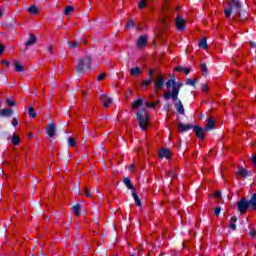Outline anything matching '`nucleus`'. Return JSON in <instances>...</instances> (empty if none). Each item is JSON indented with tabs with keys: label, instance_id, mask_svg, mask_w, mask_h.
<instances>
[{
	"label": "nucleus",
	"instance_id": "1",
	"mask_svg": "<svg viewBox=\"0 0 256 256\" xmlns=\"http://www.w3.org/2000/svg\"><path fill=\"white\" fill-rule=\"evenodd\" d=\"M224 13L226 17L229 19L231 15L233 17H240L241 16V3L239 0H225L224 1Z\"/></svg>",
	"mask_w": 256,
	"mask_h": 256
},
{
	"label": "nucleus",
	"instance_id": "2",
	"mask_svg": "<svg viewBox=\"0 0 256 256\" xmlns=\"http://www.w3.org/2000/svg\"><path fill=\"white\" fill-rule=\"evenodd\" d=\"M249 207L252 211H256V192L251 196L250 200H247V198H241L238 201V211L241 215H245Z\"/></svg>",
	"mask_w": 256,
	"mask_h": 256
},
{
	"label": "nucleus",
	"instance_id": "3",
	"mask_svg": "<svg viewBox=\"0 0 256 256\" xmlns=\"http://www.w3.org/2000/svg\"><path fill=\"white\" fill-rule=\"evenodd\" d=\"M179 89L180 86L172 87V101H174V107L180 115H185V108L183 103L179 100Z\"/></svg>",
	"mask_w": 256,
	"mask_h": 256
},
{
	"label": "nucleus",
	"instance_id": "4",
	"mask_svg": "<svg viewBox=\"0 0 256 256\" xmlns=\"http://www.w3.org/2000/svg\"><path fill=\"white\" fill-rule=\"evenodd\" d=\"M137 120L141 129H147V127H149V123H151L149 112H147L145 109L139 110L137 112Z\"/></svg>",
	"mask_w": 256,
	"mask_h": 256
},
{
	"label": "nucleus",
	"instance_id": "5",
	"mask_svg": "<svg viewBox=\"0 0 256 256\" xmlns=\"http://www.w3.org/2000/svg\"><path fill=\"white\" fill-rule=\"evenodd\" d=\"M163 12L161 14V21L164 26V28L169 29V24L171 23V13L172 11H169V6H167V3H169V0H163Z\"/></svg>",
	"mask_w": 256,
	"mask_h": 256
},
{
	"label": "nucleus",
	"instance_id": "6",
	"mask_svg": "<svg viewBox=\"0 0 256 256\" xmlns=\"http://www.w3.org/2000/svg\"><path fill=\"white\" fill-rule=\"evenodd\" d=\"M85 69H91V56H86L78 60L76 65L77 73L83 74Z\"/></svg>",
	"mask_w": 256,
	"mask_h": 256
},
{
	"label": "nucleus",
	"instance_id": "7",
	"mask_svg": "<svg viewBox=\"0 0 256 256\" xmlns=\"http://www.w3.org/2000/svg\"><path fill=\"white\" fill-rule=\"evenodd\" d=\"M165 85V77L163 75H159L157 79L154 81V90L156 93H159L163 89V86Z\"/></svg>",
	"mask_w": 256,
	"mask_h": 256
},
{
	"label": "nucleus",
	"instance_id": "8",
	"mask_svg": "<svg viewBox=\"0 0 256 256\" xmlns=\"http://www.w3.org/2000/svg\"><path fill=\"white\" fill-rule=\"evenodd\" d=\"M236 175L245 179L247 177H251L253 175V171L246 170L243 166H239L238 170L236 171Z\"/></svg>",
	"mask_w": 256,
	"mask_h": 256
},
{
	"label": "nucleus",
	"instance_id": "9",
	"mask_svg": "<svg viewBox=\"0 0 256 256\" xmlns=\"http://www.w3.org/2000/svg\"><path fill=\"white\" fill-rule=\"evenodd\" d=\"M186 21L181 16H177L175 19V27L178 31H185Z\"/></svg>",
	"mask_w": 256,
	"mask_h": 256
},
{
	"label": "nucleus",
	"instance_id": "10",
	"mask_svg": "<svg viewBox=\"0 0 256 256\" xmlns=\"http://www.w3.org/2000/svg\"><path fill=\"white\" fill-rule=\"evenodd\" d=\"M14 147H19L21 144V137L17 133H13L8 137Z\"/></svg>",
	"mask_w": 256,
	"mask_h": 256
},
{
	"label": "nucleus",
	"instance_id": "11",
	"mask_svg": "<svg viewBox=\"0 0 256 256\" xmlns=\"http://www.w3.org/2000/svg\"><path fill=\"white\" fill-rule=\"evenodd\" d=\"M158 156L160 159H169V157H171V150H169V148H162L158 152Z\"/></svg>",
	"mask_w": 256,
	"mask_h": 256
},
{
	"label": "nucleus",
	"instance_id": "12",
	"mask_svg": "<svg viewBox=\"0 0 256 256\" xmlns=\"http://www.w3.org/2000/svg\"><path fill=\"white\" fill-rule=\"evenodd\" d=\"M100 100L102 101L103 107H105V108L109 107V105L113 102V100H111V98H109L105 94L100 95Z\"/></svg>",
	"mask_w": 256,
	"mask_h": 256
},
{
	"label": "nucleus",
	"instance_id": "13",
	"mask_svg": "<svg viewBox=\"0 0 256 256\" xmlns=\"http://www.w3.org/2000/svg\"><path fill=\"white\" fill-rule=\"evenodd\" d=\"M209 129H194L197 139H205V134Z\"/></svg>",
	"mask_w": 256,
	"mask_h": 256
},
{
	"label": "nucleus",
	"instance_id": "14",
	"mask_svg": "<svg viewBox=\"0 0 256 256\" xmlns=\"http://www.w3.org/2000/svg\"><path fill=\"white\" fill-rule=\"evenodd\" d=\"M145 45H147V36H140L137 40V47H139V49H143Z\"/></svg>",
	"mask_w": 256,
	"mask_h": 256
},
{
	"label": "nucleus",
	"instance_id": "15",
	"mask_svg": "<svg viewBox=\"0 0 256 256\" xmlns=\"http://www.w3.org/2000/svg\"><path fill=\"white\" fill-rule=\"evenodd\" d=\"M11 115H13V110L9 108L0 110V117H11Z\"/></svg>",
	"mask_w": 256,
	"mask_h": 256
},
{
	"label": "nucleus",
	"instance_id": "16",
	"mask_svg": "<svg viewBox=\"0 0 256 256\" xmlns=\"http://www.w3.org/2000/svg\"><path fill=\"white\" fill-rule=\"evenodd\" d=\"M237 216H233L231 219H230V224H229V229H232V231H237Z\"/></svg>",
	"mask_w": 256,
	"mask_h": 256
},
{
	"label": "nucleus",
	"instance_id": "17",
	"mask_svg": "<svg viewBox=\"0 0 256 256\" xmlns=\"http://www.w3.org/2000/svg\"><path fill=\"white\" fill-rule=\"evenodd\" d=\"M37 43V38L34 34H30L28 41L25 43L26 47H31V45H35Z\"/></svg>",
	"mask_w": 256,
	"mask_h": 256
},
{
	"label": "nucleus",
	"instance_id": "18",
	"mask_svg": "<svg viewBox=\"0 0 256 256\" xmlns=\"http://www.w3.org/2000/svg\"><path fill=\"white\" fill-rule=\"evenodd\" d=\"M68 147H77V141L75 140V137L67 136L66 137Z\"/></svg>",
	"mask_w": 256,
	"mask_h": 256
},
{
	"label": "nucleus",
	"instance_id": "19",
	"mask_svg": "<svg viewBox=\"0 0 256 256\" xmlns=\"http://www.w3.org/2000/svg\"><path fill=\"white\" fill-rule=\"evenodd\" d=\"M132 197L136 203L137 207H141V198H139V195L137 194V192L135 190L132 191Z\"/></svg>",
	"mask_w": 256,
	"mask_h": 256
},
{
	"label": "nucleus",
	"instance_id": "20",
	"mask_svg": "<svg viewBox=\"0 0 256 256\" xmlns=\"http://www.w3.org/2000/svg\"><path fill=\"white\" fill-rule=\"evenodd\" d=\"M72 211H73L74 215H76V217H81V205L76 204V205L72 206Z\"/></svg>",
	"mask_w": 256,
	"mask_h": 256
},
{
	"label": "nucleus",
	"instance_id": "21",
	"mask_svg": "<svg viewBox=\"0 0 256 256\" xmlns=\"http://www.w3.org/2000/svg\"><path fill=\"white\" fill-rule=\"evenodd\" d=\"M123 183L126 185L127 189H130V191H135V187L131 183V179L129 178H124Z\"/></svg>",
	"mask_w": 256,
	"mask_h": 256
},
{
	"label": "nucleus",
	"instance_id": "22",
	"mask_svg": "<svg viewBox=\"0 0 256 256\" xmlns=\"http://www.w3.org/2000/svg\"><path fill=\"white\" fill-rule=\"evenodd\" d=\"M13 67H14L15 71H17L18 73H21L24 71L23 65H21V63H19V61H14Z\"/></svg>",
	"mask_w": 256,
	"mask_h": 256
},
{
	"label": "nucleus",
	"instance_id": "23",
	"mask_svg": "<svg viewBox=\"0 0 256 256\" xmlns=\"http://www.w3.org/2000/svg\"><path fill=\"white\" fill-rule=\"evenodd\" d=\"M215 127H216L215 119L209 118L206 125V129H215Z\"/></svg>",
	"mask_w": 256,
	"mask_h": 256
},
{
	"label": "nucleus",
	"instance_id": "24",
	"mask_svg": "<svg viewBox=\"0 0 256 256\" xmlns=\"http://www.w3.org/2000/svg\"><path fill=\"white\" fill-rule=\"evenodd\" d=\"M130 75H132V77H138V75H141V69L138 67L132 68L130 70Z\"/></svg>",
	"mask_w": 256,
	"mask_h": 256
},
{
	"label": "nucleus",
	"instance_id": "25",
	"mask_svg": "<svg viewBox=\"0 0 256 256\" xmlns=\"http://www.w3.org/2000/svg\"><path fill=\"white\" fill-rule=\"evenodd\" d=\"M46 135L50 137V139H53L55 135H57V130L56 129H46Z\"/></svg>",
	"mask_w": 256,
	"mask_h": 256
},
{
	"label": "nucleus",
	"instance_id": "26",
	"mask_svg": "<svg viewBox=\"0 0 256 256\" xmlns=\"http://www.w3.org/2000/svg\"><path fill=\"white\" fill-rule=\"evenodd\" d=\"M141 105H143V99H138L132 103V109H138Z\"/></svg>",
	"mask_w": 256,
	"mask_h": 256
},
{
	"label": "nucleus",
	"instance_id": "27",
	"mask_svg": "<svg viewBox=\"0 0 256 256\" xmlns=\"http://www.w3.org/2000/svg\"><path fill=\"white\" fill-rule=\"evenodd\" d=\"M151 83H153V78H149L147 80H143L141 82V86L145 87V89H147V87H149V85H151Z\"/></svg>",
	"mask_w": 256,
	"mask_h": 256
},
{
	"label": "nucleus",
	"instance_id": "28",
	"mask_svg": "<svg viewBox=\"0 0 256 256\" xmlns=\"http://www.w3.org/2000/svg\"><path fill=\"white\" fill-rule=\"evenodd\" d=\"M178 129H201V128L198 126H193V125L187 124V125H179Z\"/></svg>",
	"mask_w": 256,
	"mask_h": 256
},
{
	"label": "nucleus",
	"instance_id": "29",
	"mask_svg": "<svg viewBox=\"0 0 256 256\" xmlns=\"http://www.w3.org/2000/svg\"><path fill=\"white\" fill-rule=\"evenodd\" d=\"M28 12H30L31 15H37V13H39V8H37V6H30Z\"/></svg>",
	"mask_w": 256,
	"mask_h": 256
},
{
	"label": "nucleus",
	"instance_id": "30",
	"mask_svg": "<svg viewBox=\"0 0 256 256\" xmlns=\"http://www.w3.org/2000/svg\"><path fill=\"white\" fill-rule=\"evenodd\" d=\"M28 115H29V117H31V119H35V117H37V113H35V108L29 107Z\"/></svg>",
	"mask_w": 256,
	"mask_h": 256
},
{
	"label": "nucleus",
	"instance_id": "31",
	"mask_svg": "<svg viewBox=\"0 0 256 256\" xmlns=\"http://www.w3.org/2000/svg\"><path fill=\"white\" fill-rule=\"evenodd\" d=\"M199 47H201V49H207L209 47L207 45V39L203 38L202 40H200Z\"/></svg>",
	"mask_w": 256,
	"mask_h": 256
},
{
	"label": "nucleus",
	"instance_id": "32",
	"mask_svg": "<svg viewBox=\"0 0 256 256\" xmlns=\"http://www.w3.org/2000/svg\"><path fill=\"white\" fill-rule=\"evenodd\" d=\"M164 99L166 101H169V99H173V92L171 91H165L164 92Z\"/></svg>",
	"mask_w": 256,
	"mask_h": 256
},
{
	"label": "nucleus",
	"instance_id": "33",
	"mask_svg": "<svg viewBox=\"0 0 256 256\" xmlns=\"http://www.w3.org/2000/svg\"><path fill=\"white\" fill-rule=\"evenodd\" d=\"M147 1L148 0H140L138 3V9H145V7H147Z\"/></svg>",
	"mask_w": 256,
	"mask_h": 256
},
{
	"label": "nucleus",
	"instance_id": "34",
	"mask_svg": "<svg viewBox=\"0 0 256 256\" xmlns=\"http://www.w3.org/2000/svg\"><path fill=\"white\" fill-rule=\"evenodd\" d=\"M195 83H197V78H190L186 80V85H191L192 87H195Z\"/></svg>",
	"mask_w": 256,
	"mask_h": 256
},
{
	"label": "nucleus",
	"instance_id": "35",
	"mask_svg": "<svg viewBox=\"0 0 256 256\" xmlns=\"http://www.w3.org/2000/svg\"><path fill=\"white\" fill-rule=\"evenodd\" d=\"M73 13V7L72 6H66L64 9V15H71Z\"/></svg>",
	"mask_w": 256,
	"mask_h": 256
},
{
	"label": "nucleus",
	"instance_id": "36",
	"mask_svg": "<svg viewBox=\"0 0 256 256\" xmlns=\"http://www.w3.org/2000/svg\"><path fill=\"white\" fill-rule=\"evenodd\" d=\"M6 103H7L8 107H15V105H17L15 100H11L9 98L6 99Z\"/></svg>",
	"mask_w": 256,
	"mask_h": 256
},
{
	"label": "nucleus",
	"instance_id": "37",
	"mask_svg": "<svg viewBox=\"0 0 256 256\" xmlns=\"http://www.w3.org/2000/svg\"><path fill=\"white\" fill-rule=\"evenodd\" d=\"M131 27H135V21H133V19H130V21L126 23L125 26L126 29H131Z\"/></svg>",
	"mask_w": 256,
	"mask_h": 256
},
{
	"label": "nucleus",
	"instance_id": "38",
	"mask_svg": "<svg viewBox=\"0 0 256 256\" xmlns=\"http://www.w3.org/2000/svg\"><path fill=\"white\" fill-rule=\"evenodd\" d=\"M166 87H167V89H170V87H175V81H173V80H168V81L166 82Z\"/></svg>",
	"mask_w": 256,
	"mask_h": 256
},
{
	"label": "nucleus",
	"instance_id": "39",
	"mask_svg": "<svg viewBox=\"0 0 256 256\" xmlns=\"http://www.w3.org/2000/svg\"><path fill=\"white\" fill-rule=\"evenodd\" d=\"M214 215L219 217L221 215V207L214 208Z\"/></svg>",
	"mask_w": 256,
	"mask_h": 256
},
{
	"label": "nucleus",
	"instance_id": "40",
	"mask_svg": "<svg viewBox=\"0 0 256 256\" xmlns=\"http://www.w3.org/2000/svg\"><path fill=\"white\" fill-rule=\"evenodd\" d=\"M18 125H19V118H13L12 119V127L17 128Z\"/></svg>",
	"mask_w": 256,
	"mask_h": 256
},
{
	"label": "nucleus",
	"instance_id": "41",
	"mask_svg": "<svg viewBox=\"0 0 256 256\" xmlns=\"http://www.w3.org/2000/svg\"><path fill=\"white\" fill-rule=\"evenodd\" d=\"M46 129H57V124H55V122H51L46 126Z\"/></svg>",
	"mask_w": 256,
	"mask_h": 256
},
{
	"label": "nucleus",
	"instance_id": "42",
	"mask_svg": "<svg viewBox=\"0 0 256 256\" xmlns=\"http://www.w3.org/2000/svg\"><path fill=\"white\" fill-rule=\"evenodd\" d=\"M200 69L203 71V73H207V64L201 63L200 64Z\"/></svg>",
	"mask_w": 256,
	"mask_h": 256
},
{
	"label": "nucleus",
	"instance_id": "43",
	"mask_svg": "<svg viewBox=\"0 0 256 256\" xmlns=\"http://www.w3.org/2000/svg\"><path fill=\"white\" fill-rule=\"evenodd\" d=\"M69 46L72 48V49H77V47H79V43L77 41H74L72 43H69Z\"/></svg>",
	"mask_w": 256,
	"mask_h": 256
},
{
	"label": "nucleus",
	"instance_id": "44",
	"mask_svg": "<svg viewBox=\"0 0 256 256\" xmlns=\"http://www.w3.org/2000/svg\"><path fill=\"white\" fill-rule=\"evenodd\" d=\"M99 215H100V214H99V211L96 210V211L94 212V217H95V218H94V221H95V223H99Z\"/></svg>",
	"mask_w": 256,
	"mask_h": 256
},
{
	"label": "nucleus",
	"instance_id": "45",
	"mask_svg": "<svg viewBox=\"0 0 256 256\" xmlns=\"http://www.w3.org/2000/svg\"><path fill=\"white\" fill-rule=\"evenodd\" d=\"M105 77H107V74L101 73V74L98 75L97 80H98V81H103V79H105Z\"/></svg>",
	"mask_w": 256,
	"mask_h": 256
},
{
	"label": "nucleus",
	"instance_id": "46",
	"mask_svg": "<svg viewBox=\"0 0 256 256\" xmlns=\"http://www.w3.org/2000/svg\"><path fill=\"white\" fill-rule=\"evenodd\" d=\"M1 65H5L7 67V69H9V66L11 65V63L7 60H2Z\"/></svg>",
	"mask_w": 256,
	"mask_h": 256
},
{
	"label": "nucleus",
	"instance_id": "47",
	"mask_svg": "<svg viewBox=\"0 0 256 256\" xmlns=\"http://www.w3.org/2000/svg\"><path fill=\"white\" fill-rule=\"evenodd\" d=\"M84 193L86 195V197H93V194H91V191H89V189L85 188Z\"/></svg>",
	"mask_w": 256,
	"mask_h": 256
},
{
	"label": "nucleus",
	"instance_id": "48",
	"mask_svg": "<svg viewBox=\"0 0 256 256\" xmlns=\"http://www.w3.org/2000/svg\"><path fill=\"white\" fill-rule=\"evenodd\" d=\"M202 91H204V93H208L209 92V86H207V84H204L202 86Z\"/></svg>",
	"mask_w": 256,
	"mask_h": 256
},
{
	"label": "nucleus",
	"instance_id": "49",
	"mask_svg": "<svg viewBox=\"0 0 256 256\" xmlns=\"http://www.w3.org/2000/svg\"><path fill=\"white\" fill-rule=\"evenodd\" d=\"M169 177H171V179H177V174H175V172L171 171L169 172Z\"/></svg>",
	"mask_w": 256,
	"mask_h": 256
},
{
	"label": "nucleus",
	"instance_id": "50",
	"mask_svg": "<svg viewBox=\"0 0 256 256\" xmlns=\"http://www.w3.org/2000/svg\"><path fill=\"white\" fill-rule=\"evenodd\" d=\"M145 103H146V107H155L157 105V102H152V103L145 102Z\"/></svg>",
	"mask_w": 256,
	"mask_h": 256
},
{
	"label": "nucleus",
	"instance_id": "51",
	"mask_svg": "<svg viewBox=\"0 0 256 256\" xmlns=\"http://www.w3.org/2000/svg\"><path fill=\"white\" fill-rule=\"evenodd\" d=\"M214 197H216L217 199H221V191H216L214 193Z\"/></svg>",
	"mask_w": 256,
	"mask_h": 256
},
{
	"label": "nucleus",
	"instance_id": "52",
	"mask_svg": "<svg viewBox=\"0 0 256 256\" xmlns=\"http://www.w3.org/2000/svg\"><path fill=\"white\" fill-rule=\"evenodd\" d=\"M4 51H5V45L0 43V55H3Z\"/></svg>",
	"mask_w": 256,
	"mask_h": 256
},
{
	"label": "nucleus",
	"instance_id": "53",
	"mask_svg": "<svg viewBox=\"0 0 256 256\" xmlns=\"http://www.w3.org/2000/svg\"><path fill=\"white\" fill-rule=\"evenodd\" d=\"M256 232L255 229L250 230V236H252V238H255Z\"/></svg>",
	"mask_w": 256,
	"mask_h": 256
},
{
	"label": "nucleus",
	"instance_id": "54",
	"mask_svg": "<svg viewBox=\"0 0 256 256\" xmlns=\"http://www.w3.org/2000/svg\"><path fill=\"white\" fill-rule=\"evenodd\" d=\"M184 73H185V75H189V73H191V69L185 68Z\"/></svg>",
	"mask_w": 256,
	"mask_h": 256
},
{
	"label": "nucleus",
	"instance_id": "55",
	"mask_svg": "<svg viewBox=\"0 0 256 256\" xmlns=\"http://www.w3.org/2000/svg\"><path fill=\"white\" fill-rule=\"evenodd\" d=\"M48 51H49L50 55H53V47L52 46L48 47Z\"/></svg>",
	"mask_w": 256,
	"mask_h": 256
},
{
	"label": "nucleus",
	"instance_id": "56",
	"mask_svg": "<svg viewBox=\"0 0 256 256\" xmlns=\"http://www.w3.org/2000/svg\"><path fill=\"white\" fill-rule=\"evenodd\" d=\"M76 190L78 191V193H81V186L80 185L76 186Z\"/></svg>",
	"mask_w": 256,
	"mask_h": 256
},
{
	"label": "nucleus",
	"instance_id": "57",
	"mask_svg": "<svg viewBox=\"0 0 256 256\" xmlns=\"http://www.w3.org/2000/svg\"><path fill=\"white\" fill-rule=\"evenodd\" d=\"M33 136H34V134L33 133H28V137H29V139H33Z\"/></svg>",
	"mask_w": 256,
	"mask_h": 256
},
{
	"label": "nucleus",
	"instance_id": "58",
	"mask_svg": "<svg viewBox=\"0 0 256 256\" xmlns=\"http://www.w3.org/2000/svg\"><path fill=\"white\" fill-rule=\"evenodd\" d=\"M149 77L152 79V77H153V70L149 71Z\"/></svg>",
	"mask_w": 256,
	"mask_h": 256
},
{
	"label": "nucleus",
	"instance_id": "59",
	"mask_svg": "<svg viewBox=\"0 0 256 256\" xmlns=\"http://www.w3.org/2000/svg\"><path fill=\"white\" fill-rule=\"evenodd\" d=\"M134 168H135V166H133V164H132V165L129 166L128 169H129V171H133Z\"/></svg>",
	"mask_w": 256,
	"mask_h": 256
},
{
	"label": "nucleus",
	"instance_id": "60",
	"mask_svg": "<svg viewBox=\"0 0 256 256\" xmlns=\"http://www.w3.org/2000/svg\"><path fill=\"white\" fill-rule=\"evenodd\" d=\"M179 131H180V133H185V131H187V129H180Z\"/></svg>",
	"mask_w": 256,
	"mask_h": 256
},
{
	"label": "nucleus",
	"instance_id": "61",
	"mask_svg": "<svg viewBox=\"0 0 256 256\" xmlns=\"http://www.w3.org/2000/svg\"><path fill=\"white\" fill-rule=\"evenodd\" d=\"M182 70H183V68H181V67L176 68V71H182Z\"/></svg>",
	"mask_w": 256,
	"mask_h": 256
},
{
	"label": "nucleus",
	"instance_id": "62",
	"mask_svg": "<svg viewBox=\"0 0 256 256\" xmlns=\"http://www.w3.org/2000/svg\"><path fill=\"white\" fill-rule=\"evenodd\" d=\"M3 16V10L0 8V17Z\"/></svg>",
	"mask_w": 256,
	"mask_h": 256
},
{
	"label": "nucleus",
	"instance_id": "63",
	"mask_svg": "<svg viewBox=\"0 0 256 256\" xmlns=\"http://www.w3.org/2000/svg\"><path fill=\"white\" fill-rule=\"evenodd\" d=\"M176 11H179V7H176Z\"/></svg>",
	"mask_w": 256,
	"mask_h": 256
},
{
	"label": "nucleus",
	"instance_id": "64",
	"mask_svg": "<svg viewBox=\"0 0 256 256\" xmlns=\"http://www.w3.org/2000/svg\"><path fill=\"white\" fill-rule=\"evenodd\" d=\"M130 256H135V254H131Z\"/></svg>",
	"mask_w": 256,
	"mask_h": 256
}]
</instances>
